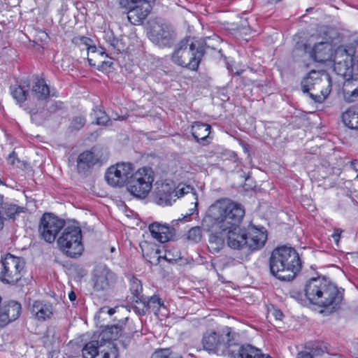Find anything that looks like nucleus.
<instances>
[{"instance_id": "f257e3e1", "label": "nucleus", "mask_w": 358, "mask_h": 358, "mask_svg": "<svg viewBox=\"0 0 358 358\" xmlns=\"http://www.w3.org/2000/svg\"><path fill=\"white\" fill-rule=\"evenodd\" d=\"M245 215L243 207L229 199L216 201L208 209L202 224L207 229L216 228L226 235L227 245L234 250H244L248 252L262 248L266 240V231L251 225L248 229L239 227Z\"/></svg>"}, {"instance_id": "f03ea898", "label": "nucleus", "mask_w": 358, "mask_h": 358, "mask_svg": "<svg viewBox=\"0 0 358 358\" xmlns=\"http://www.w3.org/2000/svg\"><path fill=\"white\" fill-rule=\"evenodd\" d=\"M304 292L308 301L324 311L331 313L336 310L343 301V292L324 278H313L305 285Z\"/></svg>"}, {"instance_id": "7ed1b4c3", "label": "nucleus", "mask_w": 358, "mask_h": 358, "mask_svg": "<svg viewBox=\"0 0 358 358\" xmlns=\"http://www.w3.org/2000/svg\"><path fill=\"white\" fill-rule=\"evenodd\" d=\"M269 266L271 273L278 279L290 281L301 271L302 262L294 248L282 246L272 252Z\"/></svg>"}, {"instance_id": "20e7f679", "label": "nucleus", "mask_w": 358, "mask_h": 358, "mask_svg": "<svg viewBox=\"0 0 358 358\" xmlns=\"http://www.w3.org/2000/svg\"><path fill=\"white\" fill-rule=\"evenodd\" d=\"M209 45L206 41L194 40L187 37L176 46L172 61L178 66L192 71L197 70L206 48Z\"/></svg>"}, {"instance_id": "39448f33", "label": "nucleus", "mask_w": 358, "mask_h": 358, "mask_svg": "<svg viewBox=\"0 0 358 358\" xmlns=\"http://www.w3.org/2000/svg\"><path fill=\"white\" fill-rule=\"evenodd\" d=\"M331 87V78L325 71H311L301 82L304 93H308L316 102H322L329 94Z\"/></svg>"}, {"instance_id": "423d86ee", "label": "nucleus", "mask_w": 358, "mask_h": 358, "mask_svg": "<svg viewBox=\"0 0 358 358\" xmlns=\"http://www.w3.org/2000/svg\"><path fill=\"white\" fill-rule=\"evenodd\" d=\"M57 244L66 256L72 258L80 256L84 250L80 228L76 224L65 227Z\"/></svg>"}, {"instance_id": "0eeeda50", "label": "nucleus", "mask_w": 358, "mask_h": 358, "mask_svg": "<svg viewBox=\"0 0 358 358\" xmlns=\"http://www.w3.org/2000/svg\"><path fill=\"white\" fill-rule=\"evenodd\" d=\"M235 337H238V335L231 328H227L221 334L215 331H208L203 336V347L208 352L228 356Z\"/></svg>"}, {"instance_id": "6e6552de", "label": "nucleus", "mask_w": 358, "mask_h": 358, "mask_svg": "<svg viewBox=\"0 0 358 358\" xmlns=\"http://www.w3.org/2000/svg\"><path fill=\"white\" fill-rule=\"evenodd\" d=\"M154 180L155 173L151 168H140L131 173L127 189L134 196L145 199L152 189Z\"/></svg>"}, {"instance_id": "1a4fd4ad", "label": "nucleus", "mask_w": 358, "mask_h": 358, "mask_svg": "<svg viewBox=\"0 0 358 358\" xmlns=\"http://www.w3.org/2000/svg\"><path fill=\"white\" fill-rule=\"evenodd\" d=\"M24 267L25 262L22 258L6 254L1 257L0 262V281L15 285L23 276Z\"/></svg>"}, {"instance_id": "9d476101", "label": "nucleus", "mask_w": 358, "mask_h": 358, "mask_svg": "<svg viewBox=\"0 0 358 358\" xmlns=\"http://www.w3.org/2000/svg\"><path fill=\"white\" fill-rule=\"evenodd\" d=\"M353 52L352 49L348 50L344 46H339L335 50L331 59L334 62V71L346 81L352 80L357 76V73H355Z\"/></svg>"}, {"instance_id": "9b49d317", "label": "nucleus", "mask_w": 358, "mask_h": 358, "mask_svg": "<svg viewBox=\"0 0 358 358\" xmlns=\"http://www.w3.org/2000/svg\"><path fill=\"white\" fill-rule=\"evenodd\" d=\"M64 227L65 225L63 220L52 213H45L40 220L38 231L42 238L48 243H52Z\"/></svg>"}, {"instance_id": "f8f14e48", "label": "nucleus", "mask_w": 358, "mask_h": 358, "mask_svg": "<svg viewBox=\"0 0 358 358\" xmlns=\"http://www.w3.org/2000/svg\"><path fill=\"white\" fill-rule=\"evenodd\" d=\"M149 39L159 47L170 46L174 41V32L166 24L152 22L147 33Z\"/></svg>"}, {"instance_id": "ddd939ff", "label": "nucleus", "mask_w": 358, "mask_h": 358, "mask_svg": "<svg viewBox=\"0 0 358 358\" xmlns=\"http://www.w3.org/2000/svg\"><path fill=\"white\" fill-rule=\"evenodd\" d=\"M133 171L134 166L131 163H117L107 169L105 178L112 187H122L128 184Z\"/></svg>"}, {"instance_id": "4468645a", "label": "nucleus", "mask_w": 358, "mask_h": 358, "mask_svg": "<svg viewBox=\"0 0 358 358\" xmlns=\"http://www.w3.org/2000/svg\"><path fill=\"white\" fill-rule=\"evenodd\" d=\"M116 280L115 275L105 266H99L93 274V288L96 292H103L110 289Z\"/></svg>"}, {"instance_id": "2eb2a0df", "label": "nucleus", "mask_w": 358, "mask_h": 358, "mask_svg": "<svg viewBox=\"0 0 358 358\" xmlns=\"http://www.w3.org/2000/svg\"><path fill=\"white\" fill-rule=\"evenodd\" d=\"M228 357L232 358H272L269 355L262 353L261 350L250 345H240L237 337H235L231 344Z\"/></svg>"}, {"instance_id": "dca6fc26", "label": "nucleus", "mask_w": 358, "mask_h": 358, "mask_svg": "<svg viewBox=\"0 0 358 358\" xmlns=\"http://www.w3.org/2000/svg\"><path fill=\"white\" fill-rule=\"evenodd\" d=\"M303 50L308 53L310 57L318 62H324L331 59L332 53L330 38H325L324 41H317L313 47L308 44L303 45Z\"/></svg>"}, {"instance_id": "f3484780", "label": "nucleus", "mask_w": 358, "mask_h": 358, "mask_svg": "<svg viewBox=\"0 0 358 358\" xmlns=\"http://www.w3.org/2000/svg\"><path fill=\"white\" fill-rule=\"evenodd\" d=\"M189 215H185L182 219H178L172 222V226L162 224L159 222H153L149 225V230L152 236L160 243H165L171 241L176 236V229L174 228V223L178 224V221L186 220Z\"/></svg>"}, {"instance_id": "a211bd4d", "label": "nucleus", "mask_w": 358, "mask_h": 358, "mask_svg": "<svg viewBox=\"0 0 358 358\" xmlns=\"http://www.w3.org/2000/svg\"><path fill=\"white\" fill-rule=\"evenodd\" d=\"M155 0H141L128 10L127 17L131 24H137L145 20L152 10V3Z\"/></svg>"}, {"instance_id": "6ab92c4d", "label": "nucleus", "mask_w": 358, "mask_h": 358, "mask_svg": "<svg viewBox=\"0 0 358 358\" xmlns=\"http://www.w3.org/2000/svg\"><path fill=\"white\" fill-rule=\"evenodd\" d=\"M99 162V158L94 152L85 151L80 153L77 159V169L79 173L86 175Z\"/></svg>"}, {"instance_id": "aec40b11", "label": "nucleus", "mask_w": 358, "mask_h": 358, "mask_svg": "<svg viewBox=\"0 0 358 358\" xmlns=\"http://www.w3.org/2000/svg\"><path fill=\"white\" fill-rule=\"evenodd\" d=\"M161 308H165L164 301L157 295H154L150 298L145 296L138 306H134V308L136 309L140 315H145L148 309H151L156 313L159 311Z\"/></svg>"}, {"instance_id": "412c9836", "label": "nucleus", "mask_w": 358, "mask_h": 358, "mask_svg": "<svg viewBox=\"0 0 358 358\" xmlns=\"http://www.w3.org/2000/svg\"><path fill=\"white\" fill-rule=\"evenodd\" d=\"M21 304L17 301H11L6 305L1 313L0 321L8 323L17 320L21 314Z\"/></svg>"}, {"instance_id": "4be33fe9", "label": "nucleus", "mask_w": 358, "mask_h": 358, "mask_svg": "<svg viewBox=\"0 0 358 358\" xmlns=\"http://www.w3.org/2000/svg\"><path fill=\"white\" fill-rule=\"evenodd\" d=\"M175 187L173 184L163 182L157 187V194L159 198V203L171 205L176 200Z\"/></svg>"}, {"instance_id": "5701e85b", "label": "nucleus", "mask_w": 358, "mask_h": 358, "mask_svg": "<svg viewBox=\"0 0 358 358\" xmlns=\"http://www.w3.org/2000/svg\"><path fill=\"white\" fill-rule=\"evenodd\" d=\"M31 313L38 320L44 321L52 315V306L50 303L36 301L31 305Z\"/></svg>"}, {"instance_id": "b1692460", "label": "nucleus", "mask_w": 358, "mask_h": 358, "mask_svg": "<svg viewBox=\"0 0 358 358\" xmlns=\"http://www.w3.org/2000/svg\"><path fill=\"white\" fill-rule=\"evenodd\" d=\"M210 129L209 124L197 122L192 127V134L198 143L205 144L210 134Z\"/></svg>"}, {"instance_id": "393cba45", "label": "nucleus", "mask_w": 358, "mask_h": 358, "mask_svg": "<svg viewBox=\"0 0 358 358\" xmlns=\"http://www.w3.org/2000/svg\"><path fill=\"white\" fill-rule=\"evenodd\" d=\"M121 331L122 329L117 324L105 328L99 336L101 346L108 345V343H111V341L117 340L121 335Z\"/></svg>"}, {"instance_id": "a878e982", "label": "nucleus", "mask_w": 358, "mask_h": 358, "mask_svg": "<svg viewBox=\"0 0 358 358\" xmlns=\"http://www.w3.org/2000/svg\"><path fill=\"white\" fill-rule=\"evenodd\" d=\"M143 255L144 257H149L148 261L152 264H159L161 258H163L169 262H176L180 259V253L178 251H176V254L172 255L169 250H166L164 255L162 257L159 255V251L158 250H152L150 252V255L152 256L149 257L148 254L145 255L144 250H143Z\"/></svg>"}, {"instance_id": "bb28decb", "label": "nucleus", "mask_w": 358, "mask_h": 358, "mask_svg": "<svg viewBox=\"0 0 358 358\" xmlns=\"http://www.w3.org/2000/svg\"><path fill=\"white\" fill-rule=\"evenodd\" d=\"M31 92L38 100H45L50 96V89L44 79L37 78L32 86Z\"/></svg>"}, {"instance_id": "cd10ccee", "label": "nucleus", "mask_w": 358, "mask_h": 358, "mask_svg": "<svg viewBox=\"0 0 358 358\" xmlns=\"http://www.w3.org/2000/svg\"><path fill=\"white\" fill-rule=\"evenodd\" d=\"M342 120L348 128L358 130V108H348L343 113Z\"/></svg>"}, {"instance_id": "c85d7f7f", "label": "nucleus", "mask_w": 358, "mask_h": 358, "mask_svg": "<svg viewBox=\"0 0 358 358\" xmlns=\"http://www.w3.org/2000/svg\"><path fill=\"white\" fill-rule=\"evenodd\" d=\"M101 342L98 341H92L87 343L83 348L82 354L84 358H96V356L101 348Z\"/></svg>"}, {"instance_id": "c756f323", "label": "nucleus", "mask_w": 358, "mask_h": 358, "mask_svg": "<svg viewBox=\"0 0 358 358\" xmlns=\"http://www.w3.org/2000/svg\"><path fill=\"white\" fill-rule=\"evenodd\" d=\"M142 290L143 287L141 281L136 278L133 279L131 281L130 291L132 294L131 300L134 303V306H138L145 297V296L142 294Z\"/></svg>"}, {"instance_id": "7c9ffc66", "label": "nucleus", "mask_w": 358, "mask_h": 358, "mask_svg": "<svg viewBox=\"0 0 358 358\" xmlns=\"http://www.w3.org/2000/svg\"><path fill=\"white\" fill-rule=\"evenodd\" d=\"M23 211V208L15 204L1 203L0 205V215H5L10 219H15V215Z\"/></svg>"}, {"instance_id": "2f4dec72", "label": "nucleus", "mask_w": 358, "mask_h": 358, "mask_svg": "<svg viewBox=\"0 0 358 358\" xmlns=\"http://www.w3.org/2000/svg\"><path fill=\"white\" fill-rule=\"evenodd\" d=\"M10 94L13 98L20 104L22 103L26 99L28 94V90L21 85H11L10 87Z\"/></svg>"}, {"instance_id": "473e14b6", "label": "nucleus", "mask_w": 358, "mask_h": 358, "mask_svg": "<svg viewBox=\"0 0 358 358\" xmlns=\"http://www.w3.org/2000/svg\"><path fill=\"white\" fill-rule=\"evenodd\" d=\"M224 238L226 235L222 236L221 230L220 232L211 234L209 237V247L215 251H219L224 245Z\"/></svg>"}, {"instance_id": "72a5a7b5", "label": "nucleus", "mask_w": 358, "mask_h": 358, "mask_svg": "<svg viewBox=\"0 0 358 358\" xmlns=\"http://www.w3.org/2000/svg\"><path fill=\"white\" fill-rule=\"evenodd\" d=\"M151 358H182V357L173 353L168 348H164L156 350Z\"/></svg>"}, {"instance_id": "f704fd0d", "label": "nucleus", "mask_w": 358, "mask_h": 358, "mask_svg": "<svg viewBox=\"0 0 358 358\" xmlns=\"http://www.w3.org/2000/svg\"><path fill=\"white\" fill-rule=\"evenodd\" d=\"M94 115L97 124L105 125L110 121L106 113L100 109L94 110Z\"/></svg>"}, {"instance_id": "c9c22d12", "label": "nucleus", "mask_w": 358, "mask_h": 358, "mask_svg": "<svg viewBox=\"0 0 358 358\" xmlns=\"http://www.w3.org/2000/svg\"><path fill=\"white\" fill-rule=\"evenodd\" d=\"M106 37L107 41L114 50L119 52L124 50V45L122 43L115 38L112 33L108 34Z\"/></svg>"}, {"instance_id": "e433bc0d", "label": "nucleus", "mask_w": 358, "mask_h": 358, "mask_svg": "<svg viewBox=\"0 0 358 358\" xmlns=\"http://www.w3.org/2000/svg\"><path fill=\"white\" fill-rule=\"evenodd\" d=\"M201 237V230L198 227H192L188 231L187 239L192 241L194 243H197L200 241Z\"/></svg>"}, {"instance_id": "4c0bfd02", "label": "nucleus", "mask_w": 358, "mask_h": 358, "mask_svg": "<svg viewBox=\"0 0 358 358\" xmlns=\"http://www.w3.org/2000/svg\"><path fill=\"white\" fill-rule=\"evenodd\" d=\"M86 120L83 116H77L72 119L70 124L71 131H76L80 129L85 124Z\"/></svg>"}, {"instance_id": "58836bf2", "label": "nucleus", "mask_w": 358, "mask_h": 358, "mask_svg": "<svg viewBox=\"0 0 358 358\" xmlns=\"http://www.w3.org/2000/svg\"><path fill=\"white\" fill-rule=\"evenodd\" d=\"M193 188L190 185H186L184 184H180L175 187V194H176V199L191 192Z\"/></svg>"}, {"instance_id": "ea45409f", "label": "nucleus", "mask_w": 358, "mask_h": 358, "mask_svg": "<svg viewBox=\"0 0 358 358\" xmlns=\"http://www.w3.org/2000/svg\"><path fill=\"white\" fill-rule=\"evenodd\" d=\"M344 94L345 96V99L350 101H354L355 99L358 97V88H356L352 91L347 90L346 89L344 90Z\"/></svg>"}, {"instance_id": "a19ab883", "label": "nucleus", "mask_w": 358, "mask_h": 358, "mask_svg": "<svg viewBox=\"0 0 358 358\" xmlns=\"http://www.w3.org/2000/svg\"><path fill=\"white\" fill-rule=\"evenodd\" d=\"M342 232H343L342 229L337 228V229H334V234L331 235V237L333 238V239L337 244L339 242V239H340Z\"/></svg>"}, {"instance_id": "79ce46f5", "label": "nucleus", "mask_w": 358, "mask_h": 358, "mask_svg": "<svg viewBox=\"0 0 358 358\" xmlns=\"http://www.w3.org/2000/svg\"><path fill=\"white\" fill-rule=\"evenodd\" d=\"M78 39L80 43L85 45L87 48L91 45L92 40L88 37L81 36Z\"/></svg>"}, {"instance_id": "37998d69", "label": "nucleus", "mask_w": 358, "mask_h": 358, "mask_svg": "<svg viewBox=\"0 0 358 358\" xmlns=\"http://www.w3.org/2000/svg\"><path fill=\"white\" fill-rule=\"evenodd\" d=\"M87 50L88 52H98L99 55H103L104 52L102 51V49L97 50L95 45H90L89 47L87 48Z\"/></svg>"}, {"instance_id": "c03bdc74", "label": "nucleus", "mask_w": 358, "mask_h": 358, "mask_svg": "<svg viewBox=\"0 0 358 358\" xmlns=\"http://www.w3.org/2000/svg\"><path fill=\"white\" fill-rule=\"evenodd\" d=\"M296 358H313V355L307 352H300L297 354Z\"/></svg>"}, {"instance_id": "a18cd8bd", "label": "nucleus", "mask_w": 358, "mask_h": 358, "mask_svg": "<svg viewBox=\"0 0 358 358\" xmlns=\"http://www.w3.org/2000/svg\"><path fill=\"white\" fill-rule=\"evenodd\" d=\"M350 167L356 172H358V159H355L350 162Z\"/></svg>"}, {"instance_id": "49530a36", "label": "nucleus", "mask_w": 358, "mask_h": 358, "mask_svg": "<svg viewBox=\"0 0 358 358\" xmlns=\"http://www.w3.org/2000/svg\"><path fill=\"white\" fill-rule=\"evenodd\" d=\"M15 152L14 151H13V152H12L9 155L8 158V162H9V163H10V164H14V162H15V160H14V159H15Z\"/></svg>"}, {"instance_id": "de8ad7c7", "label": "nucleus", "mask_w": 358, "mask_h": 358, "mask_svg": "<svg viewBox=\"0 0 358 358\" xmlns=\"http://www.w3.org/2000/svg\"><path fill=\"white\" fill-rule=\"evenodd\" d=\"M131 341V338H129V337H127L125 338H122L121 341H120V343H122V345L126 348L127 346V345L130 343Z\"/></svg>"}, {"instance_id": "09e8293b", "label": "nucleus", "mask_w": 358, "mask_h": 358, "mask_svg": "<svg viewBox=\"0 0 358 358\" xmlns=\"http://www.w3.org/2000/svg\"><path fill=\"white\" fill-rule=\"evenodd\" d=\"M69 299H70V301H73L76 300V295L75 294V292L73 291H71L69 294Z\"/></svg>"}, {"instance_id": "8fccbe9b", "label": "nucleus", "mask_w": 358, "mask_h": 358, "mask_svg": "<svg viewBox=\"0 0 358 358\" xmlns=\"http://www.w3.org/2000/svg\"><path fill=\"white\" fill-rule=\"evenodd\" d=\"M282 315V313L280 310H276L275 313V316L278 320H281Z\"/></svg>"}, {"instance_id": "3c124183", "label": "nucleus", "mask_w": 358, "mask_h": 358, "mask_svg": "<svg viewBox=\"0 0 358 358\" xmlns=\"http://www.w3.org/2000/svg\"><path fill=\"white\" fill-rule=\"evenodd\" d=\"M243 148L244 152L245 153H248V156H249L250 155V154H249V145H247V144H243Z\"/></svg>"}, {"instance_id": "603ef678", "label": "nucleus", "mask_w": 358, "mask_h": 358, "mask_svg": "<svg viewBox=\"0 0 358 358\" xmlns=\"http://www.w3.org/2000/svg\"><path fill=\"white\" fill-rule=\"evenodd\" d=\"M3 227V218L0 215V230Z\"/></svg>"}, {"instance_id": "864d4df0", "label": "nucleus", "mask_w": 358, "mask_h": 358, "mask_svg": "<svg viewBox=\"0 0 358 358\" xmlns=\"http://www.w3.org/2000/svg\"><path fill=\"white\" fill-rule=\"evenodd\" d=\"M115 313V308H109L108 310V313L110 315H113Z\"/></svg>"}, {"instance_id": "5fc2aeb1", "label": "nucleus", "mask_w": 358, "mask_h": 358, "mask_svg": "<svg viewBox=\"0 0 358 358\" xmlns=\"http://www.w3.org/2000/svg\"><path fill=\"white\" fill-rule=\"evenodd\" d=\"M29 113L31 115V119L34 120V116L36 114V112L34 111V110H31L29 111Z\"/></svg>"}, {"instance_id": "6e6d98bb", "label": "nucleus", "mask_w": 358, "mask_h": 358, "mask_svg": "<svg viewBox=\"0 0 358 358\" xmlns=\"http://www.w3.org/2000/svg\"><path fill=\"white\" fill-rule=\"evenodd\" d=\"M354 66H355V73H358V59H357V63L354 64Z\"/></svg>"}, {"instance_id": "4d7b16f0", "label": "nucleus", "mask_w": 358, "mask_h": 358, "mask_svg": "<svg viewBox=\"0 0 358 358\" xmlns=\"http://www.w3.org/2000/svg\"><path fill=\"white\" fill-rule=\"evenodd\" d=\"M115 120H123L124 117L123 116H117L116 117H113Z\"/></svg>"}, {"instance_id": "13d9d810", "label": "nucleus", "mask_w": 358, "mask_h": 358, "mask_svg": "<svg viewBox=\"0 0 358 358\" xmlns=\"http://www.w3.org/2000/svg\"><path fill=\"white\" fill-rule=\"evenodd\" d=\"M87 59H88L89 64H90L91 66H95V64H94V63H92V58L88 57V58H87Z\"/></svg>"}, {"instance_id": "bf43d9fd", "label": "nucleus", "mask_w": 358, "mask_h": 358, "mask_svg": "<svg viewBox=\"0 0 358 358\" xmlns=\"http://www.w3.org/2000/svg\"><path fill=\"white\" fill-rule=\"evenodd\" d=\"M242 26H243V27H245L246 24H242Z\"/></svg>"}, {"instance_id": "052dcab7", "label": "nucleus", "mask_w": 358, "mask_h": 358, "mask_svg": "<svg viewBox=\"0 0 358 358\" xmlns=\"http://www.w3.org/2000/svg\"><path fill=\"white\" fill-rule=\"evenodd\" d=\"M356 178L358 180V174L357 175Z\"/></svg>"}, {"instance_id": "680f3d73", "label": "nucleus", "mask_w": 358, "mask_h": 358, "mask_svg": "<svg viewBox=\"0 0 358 358\" xmlns=\"http://www.w3.org/2000/svg\"><path fill=\"white\" fill-rule=\"evenodd\" d=\"M2 199V196H0V199Z\"/></svg>"}, {"instance_id": "e2e57ef3", "label": "nucleus", "mask_w": 358, "mask_h": 358, "mask_svg": "<svg viewBox=\"0 0 358 358\" xmlns=\"http://www.w3.org/2000/svg\"><path fill=\"white\" fill-rule=\"evenodd\" d=\"M357 254H358V252H357Z\"/></svg>"}]
</instances>
